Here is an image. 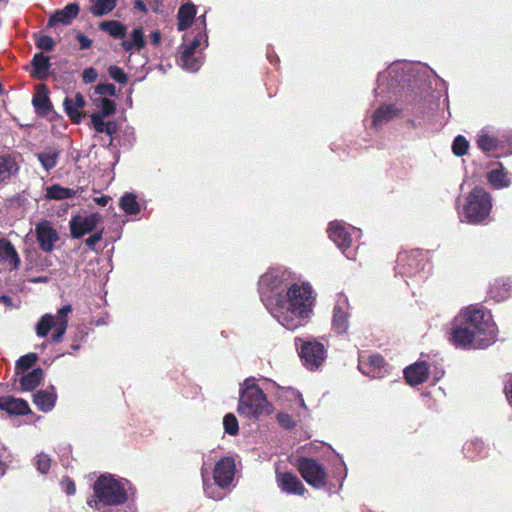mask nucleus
<instances>
[{"instance_id": "obj_1", "label": "nucleus", "mask_w": 512, "mask_h": 512, "mask_svg": "<svg viewBox=\"0 0 512 512\" xmlns=\"http://www.w3.org/2000/svg\"><path fill=\"white\" fill-rule=\"evenodd\" d=\"M260 298L271 316L287 330L305 326L311 318L315 295L308 282L294 283L287 268L275 267L258 281Z\"/></svg>"}, {"instance_id": "obj_2", "label": "nucleus", "mask_w": 512, "mask_h": 512, "mask_svg": "<svg viewBox=\"0 0 512 512\" xmlns=\"http://www.w3.org/2000/svg\"><path fill=\"white\" fill-rule=\"evenodd\" d=\"M440 85L445 86V82L428 65L396 61L378 74L374 93L383 98L414 95L422 99Z\"/></svg>"}, {"instance_id": "obj_3", "label": "nucleus", "mask_w": 512, "mask_h": 512, "mask_svg": "<svg viewBox=\"0 0 512 512\" xmlns=\"http://www.w3.org/2000/svg\"><path fill=\"white\" fill-rule=\"evenodd\" d=\"M496 334L490 312L468 307L454 318L450 340L456 348L483 349L496 341Z\"/></svg>"}, {"instance_id": "obj_4", "label": "nucleus", "mask_w": 512, "mask_h": 512, "mask_svg": "<svg viewBox=\"0 0 512 512\" xmlns=\"http://www.w3.org/2000/svg\"><path fill=\"white\" fill-rule=\"evenodd\" d=\"M131 483L125 478H117L112 474H102L93 484V495L87 505L97 511H105L106 507L120 506L128 501Z\"/></svg>"}, {"instance_id": "obj_5", "label": "nucleus", "mask_w": 512, "mask_h": 512, "mask_svg": "<svg viewBox=\"0 0 512 512\" xmlns=\"http://www.w3.org/2000/svg\"><path fill=\"white\" fill-rule=\"evenodd\" d=\"M235 460L227 456L215 463L212 474L205 467L201 468V477L205 495L213 500L219 501L225 498L235 476Z\"/></svg>"}, {"instance_id": "obj_6", "label": "nucleus", "mask_w": 512, "mask_h": 512, "mask_svg": "<svg viewBox=\"0 0 512 512\" xmlns=\"http://www.w3.org/2000/svg\"><path fill=\"white\" fill-rule=\"evenodd\" d=\"M237 412L250 420H257L272 412V404L255 378H247L241 384Z\"/></svg>"}, {"instance_id": "obj_7", "label": "nucleus", "mask_w": 512, "mask_h": 512, "mask_svg": "<svg viewBox=\"0 0 512 512\" xmlns=\"http://www.w3.org/2000/svg\"><path fill=\"white\" fill-rule=\"evenodd\" d=\"M492 209V197L484 188L476 186L465 197L460 211L462 222L481 224L486 222Z\"/></svg>"}, {"instance_id": "obj_8", "label": "nucleus", "mask_w": 512, "mask_h": 512, "mask_svg": "<svg viewBox=\"0 0 512 512\" xmlns=\"http://www.w3.org/2000/svg\"><path fill=\"white\" fill-rule=\"evenodd\" d=\"M329 238L343 252L347 259L354 260L356 248L353 247L354 239L361 236V231L343 221H332L327 229Z\"/></svg>"}, {"instance_id": "obj_9", "label": "nucleus", "mask_w": 512, "mask_h": 512, "mask_svg": "<svg viewBox=\"0 0 512 512\" xmlns=\"http://www.w3.org/2000/svg\"><path fill=\"white\" fill-rule=\"evenodd\" d=\"M429 266L420 250L403 251L398 254L395 271L397 275L403 278L418 277L423 279L426 274L425 270ZM405 282L408 284L407 279H405Z\"/></svg>"}, {"instance_id": "obj_10", "label": "nucleus", "mask_w": 512, "mask_h": 512, "mask_svg": "<svg viewBox=\"0 0 512 512\" xmlns=\"http://www.w3.org/2000/svg\"><path fill=\"white\" fill-rule=\"evenodd\" d=\"M295 344L299 351L300 359L303 365L313 371L317 370L326 358L324 345L316 340H304L296 338Z\"/></svg>"}, {"instance_id": "obj_11", "label": "nucleus", "mask_w": 512, "mask_h": 512, "mask_svg": "<svg viewBox=\"0 0 512 512\" xmlns=\"http://www.w3.org/2000/svg\"><path fill=\"white\" fill-rule=\"evenodd\" d=\"M504 135L499 136L490 126L483 127L478 131L475 137V143L484 154L493 155L496 158L506 157L512 155V149L506 152L493 154L498 151L500 148H503L504 143Z\"/></svg>"}, {"instance_id": "obj_12", "label": "nucleus", "mask_w": 512, "mask_h": 512, "mask_svg": "<svg viewBox=\"0 0 512 512\" xmlns=\"http://www.w3.org/2000/svg\"><path fill=\"white\" fill-rule=\"evenodd\" d=\"M298 470L304 480L314 488H323L326 484V471L324 467L312 458L298 459Z\"/></svg>"}, {"instance_id": "obj_13", "label": "nucleus", "mask_w": 512, "mask_h": 512, "mask_svg": "<svg viewBox=\"0 0 512 512\" xmlns=\"http://www.w3.org/2000/svg\"><path fill=\"white\" fill-rule=\"evenodd\" d=\"M350 316V304L347 296L338 295L333 308L332 330L338 335L346 334L349 329Z\"/></svg>"}, {"instance_id": "obj_14", "label": "nucleus", "mask_w": 512, "mask_h": 512, "mask_svg": "<svg viewBox=\"0 0 512 512\" xmlns=\"http://www.w3.org/2000/svg\"><path fill=\"white\" fill-rule=\"evenodd\" d=\"M101 220L102 216L99 213L73 216L69 222L71 236L74 239L82 238L84 235L92 232Z\"/></svg>"}, {"instance_id": "obj_15", "label": "nucleus", "mask_w": 512, "mask_h": 512, "mask_svg": "<svg viewBox=\"0 0 512 512\" xmlns=\"http://www.w3.org/2000/svg\"><path fill=\"white\" fill-rule=\"evenodd\" d=\"M35 234L40 249L45 253L54 250L55 244L59 241V234L54 228L52 222L42 220L35 226Z\"/></svg>"}, {"instance_id": "obj_16", "label": "nucleus", "mask_w": 512, "mask_h": 512, "mask_svg": "<svg viewBox=\"0 0 512 512\" xmlns=\"http://www.w3.org/2000/svg\"><path fill=\"white\" fill-rule=\"evenodd\" d=\"M359 371L371 378H382L385 374V361L379 354H371L367 357L360 356L358 362Z\"/></svg>"}, {"instance_id": "obj_17", "label": "nucleus", "mask_w": 512, "mask_h": 512, "mask_svg": "<svg viewBox=\"0 0 512 512\" xmlns=\"http://www.w3.org/2000/svg\"><path fill=\"white\" fill-rule=\"evenodd\" d=\"M277 484L287 494L303 495L306 491L303 483L291 472L277 474Z\"/></svg>"}, {"instance_id": "obj_18", "label": "nucleus", "mask_w": 512, "mask_h": 512, "mask_svg": "<svg viewBox=\"0 0 512 512\" xmlns=\"http://www.w3.org/2000/svg\"><path fill=\"white\" fill-rule=\"evenodd\" d=\"M401 109L394 104L382 103L372 115V127L374 129L381 128L384 124L397 118Z\"/></svg>"}, {"instance_id": "obj_19", "label": "nucleus", "mask_w": 512, "mask_h": 512, "mask_svg": "<svg viewBox=\"0 0 512 512\" xmlns=\"http://www.w3.org/2000/svg\"><path fill=\"white\" fill-rule=\"evenodd\" d=\"M496 166L487 173L488 183L496 190L508 188L512 184L510 174L501 162H496Z\"/></svg>"}, {"instance_id": "obj_20", "label": "nucleus", "mask_w": 512, "mask_h": 512, "mask_svg": "<svg viewBox=\"0 0 512 512\" xmlns=\"http://www.w3.org/2000/svg\"><path fill=\"white\" fill-rule=\"evenodd\" d=\"M80 8L77 3H69L63 9L57 10L49 19L48 25L54 27L58 24L68 25L79 14Z\"/></svg>"}, {"instance_id": "obj_21", "label": "nucleus", "mask_w": 512, "mask_h": 512, "mask_svg": "<svg viewBox=\"0 0 512 512\" xmlns=\"http://www.w3.org/2000/svg\"><path fill=\"white\" fill-rule=\"evenodd\" d=\"M18 172L19 164L13 155H0V183H9Z\"/></svg>"}, {"instance_id": "obj_22", "label": "nucleus", "mask_w": 512, "mask_h": 512, "mask_svg": "<svg viewBox=\"0 0 512 512\" xmlns=\"http://www.w3.org/2000/svg\"><path fill=\"white\" fill-rule=\"evenodd\" d=\"M0 409L11 415H25L30 412L28 403L12 396L0 397Z\"/></svg>"}, {"instance_id": "obj_23", "label": "nucleus", "mask_w": 512, "mask_h": 512, "mask_svg": "<svg viewBox=\"0 0 512 512\" xmlns=\"http://www.w3.org/2000/svg\"><path fill=\"white\" fill-rule=\"evenodd\" d=\"M404 377L408 384L414 386L426 381L428 367L425 362H416L404 369Z\"/></svg>"}, {"instance_id": "obj_24", "label": "nucleus", "mask_w": 512, "mask_h": 512, "mask_svg": "<svg viewBox=\"0 0 512 512\" xmlns=\"http://www.w3.org/2000/svg\"><path fill=\"white\" fill-rule=\"evenodd\" d=\"M57 395L55 387L51 386L50 391L39 390L33 395V403L42 412H50L56 403Z\"/></svg>"}, {"instance_id": "obj_25", "label": "nucleus", "mask_w": 512, "mask_h": 512, "mask_svg": "<svg viewBox=\"0 0 512 512\" xmlns=\"http://www.w3.org/2000/svg\"><path fill=\"white\" fill-rule=\"evenodd\" d=\"M64 109L69 118L76 124H79L82 119L80 109L85 106V99L82 94L77 93L74 99L66 97L63 102Z\"/></svg>"}, {"instance_id": "obj_26", "label": "nucleus", "mask_w": 512, "mask_h": 512, "mask_svg": "<svg viewBox=\"0 0 512 512\" xmlns=\"http://www.w3.org/2000/svg\"><path fill=\"white\" fill-rule=\"evenodd\" d=\"M2 263H8L14 269H18L21 263L14 246L10 241L4 238L0 239V264Z\"/></svg>"}, {"instance_id": "obj_27", "label": "nucleus", "mask_w": 512, "mask_h": 512, "mask_svg": "<svg viewBox=\"0 0 512 512\" xmlns=\"http://www.w3.org/2000/svg\"><path fill=\"white\" fill-rule=\"evenodd\" d=\"M197 13L196 6L191 3H184L179 7L177 13V29L179 31H185L193 22Z\"/></svg>"}, {"instance_id": "obj_28", "label": "nucleus", "mask_w": 512, "mask_h": 512, "mask_svg": "<svg viewBox=\"0 0 512 512\" xmlns=\"http://www.w3.org/2000/svg\"><path fill=\"white\" fill-rule=\"evenodd\" d=\"M31 65L33 67L32 76L37 79L43 80L48 76V71L51 67L50 59L42 52L34 54Z\"/></svg>"}, {"instance_id": "obj_29", "label": "nucleus", "mask_w": 512, "mask_h": 512, "mask_svg": "<svg viewBox=\"0 0 512 512\" xmlns=\"http://www.w3.org/2000/svg\"><path fill=\"white\" fill-rule=\"evenodd\" d=\"M463 454L466 458L474 460L486 455V446L482 439L473 437L463 446Z\"/></svg>"}, {"instance_id": "obj_30", "label": "nucleus", "mask_w": 512, "mask_h": 512, "mask_svg": "<svg viewBox=\"0 0 512 512\" xmlns=\"http://www.w3.org/2000/svg\"><path fill=\"white\" fill-rule=\"evenodd\" d=\"M178 64L188 72H197L203 64L201 53L196 56L193 52L182 50Z\"/></svg>"}, {"instance_id": "obj_31", "label": "nucleus", "mask_w": 512, "mask_h": 512, "mask_svg": "<svg viewBox=\"0 0 512 512\" xmlns=\"http://www.w3.org/2000/svg\"><path fill=\"white\" fill-rule=\"evenodd\" d=\"M82 188L77 190L65 188L59 184H53L46 189V198L49 200H65L75 197L79 192H82Z\"/></svg>"}, {"instance_id": "obj_32", "label": "nucleus", "mask_w": 512, "mask_h": 512, "mask_svg": "<svg viewBox=\"0 0 512 512\" xmlns=\"http://www.w3.org/2000/svg\"><path fill=\"white\" fill-rule=\"evenodd\" d=\"M60 156V150L55 147H47L44 151L37 154V159L43 169L47 172L56 167Z\"/></svg>"}, {"instance_id": "obj_33", "label": "nucleus", "mask_w": 512, "mask_h": 512, "mask_svg": "<svg viewBox=\"0 0 512 512\" xmlns=\"http://www.w3.org/2000/svg\"><path fill=\"white\" fill-rule=\"evenodd\" d=\"M44 372L42 368H34L31 372L24 374L20 378V387L23 391L34 390L42 381Z\"/></svg>"}, {"instance_id": "obj_34", "label": "nucleus", "mask_w": 512, "mask_h": 512, "mask_svg": "<svg viewBox=\"0 0 512 512\" xmlns=\"http://www.w3.org/2000/svg\"><path fill=\"white\" fill-rule=\"evenodd\" d=\"M145 44L144 32L141 27L134 28L131 32L130 39H124L121 43L126 52L133 49L140 51L145 47Z\"/></svg>"}, {"instance_id": "obj_35", "label": "nucleus", "mask_w": 512, "mask_h": 512, "mask_svg": "<svg viewBox=\"0 0 512 512\" xmlns=\"http://www.w3.org/2000/svg\"><path fill=\"white\" fill-rule=\"evenodd\" d=\"M100 29L108 33L115 39H124L126 36V26L116 20L104 21L100 24Z\"/></svg>"}, {"instance_id": "obj_36", "label": "nucleus", "mask_w": 512, "mask_h": 512, "mask_svg": "<svg viewBox=\"0 0 512 512\" xmlns=\"http://www.w3.org/2000/svg\"><path fill=\"white\" fill-rule=\"evenodd\" d=\"M119 206L128 215H136L141 211L137 196L134 193H125L121 196Z\"/></svg>"}, {"instance_id": "obj_37", "label": "nucleus", "mask_w": 512, "mask_h": 512, "mask_svg": "<svg viewBox=\"0 0 512 512\" xmlns=\"http://www.w3.org/2000/svg\"><path fill=\"white\" fill-rule=\"evenodd\" d=\"M118 0H95L90 11L95 17H102L112 12Z\"/></svg>"}, {"instance_id": "obj_38", "label": "nucleus", "mask_w": 512, "mask_h": 512, "mask_svg": "<svg viewBox=\"0 0 512 512\" xmlns=\"http://www.w3.org/2000/svg\"><path fill=\"white\" fill-rule=\"evenodd\" d=\"M94 103L99 108V111L95 112L94 114H98L101 117L107 118L116 112L115 102L107 97L94 99Z\"/></svg>"}, {"instance_id": "obj_39", "label": "nucleus", "mask_w": 512, "mask_h": 512, "mask_svg": "<svg viewBox=\"0 0 512 512\" xmlns=\"http://www.w3.org/2000/svg\"><path fill=\"white\" fill-rule=\"evenodd\" d=\"M36 112L40 115H47L52 110V104L46 93H37L32 100Z\"/></svg>"}, {"instance_id": "obj_40", "label": "nucleus", "mask_w": 512, "mask_h": 512, "mask_svg": "<svg viewBox=\"0 0 512 512\" xmlns=\"http://www.w3.org/2000/svg\"><path fill=\"white\" fill-rule=\"evenodd\" d=\"M55 325V317L52 314H44L36 325V334L38 337H46L49 331Z\"/></svg>"}, {"instance_id": "obj_41", "label": "nucleus", "mask_w": 512, "mask_h": 512, "mask_svg": "<svg viewBox=\"0 0 512 512\" xmlns=\"http://www.w3.org/2000/svg\"><path fill=\"white\" fill-rule=\"evenodd\" d=\"M37 360H38V355L33 352H30V353H27V354L21 356L16 361V367H15L16 374H18V375L23 374L25 371L30 369L36 363Z\"/></svg>"}, {"instance_id": "obj_42", "label": "nucleus", "mask_w": 512, "mask_h": 512, "mask_svg": "<svg viewBox=\"0 0 512 512\" xmlns=\"http://www.w3.org/2000/svg\"><path fill=\"white\" fill-rule=\"evenodd\" d=\"M208 46V35L204 31H198L194 38L184 46L183 50H187L196 54L197 48L204 49Z\"/></svg>"}, {"instance_id": "obj_43", "label": "nucleus", "mask_w": 512, "mask_h": 512, "mask_svg": "<svg viewBox=\"0 0 512 512\" xmlns=\"http://www.w3.org/2000/svg\"><path fill=\"white\" fill-rule=\"evenodd\" d=\"M224 432L230 436H236L239 432V423L233 413H227L223 417Z\"/></svg>"}, {"instance_id": "obj_44", "label": "nucleus", "mask_w": 512, "mask_h": 512, "mask_svg": "<svg viewBox=\"0 0 512 512\" xmlns=\"http://www.w3.org/2000/svg\"><path fill=\"white\" fill-rule=\"evenodd\" d=\"M469 149V142L468 140L462 136L458 135L454 138L452 142V152L454 155L460 157L464 156Z\"/></svg>"}, {"instance_id": "obj_45", "label": "nucleus", "mask_w": 512, "mask_h": 512, "mask_svg": "<svg viewBox=\"0 0 512 512\" xmlns=\"http://www.w3.org/2000/svg\"><path fill=\"white\" fill-rule=\"evenodd\" d=\"M109 76L116 82L120 84H126L128 82V76L124 72V70L117 66V65H111L108 68Z\"/></svg>"}, {"instance_id": "obj_46", "label": "nucleus", "mask_w": 512, "mask_h": 512, "mask_svg": "<svg viewBox=\"0 0 512 512\" xmlns=\"http://www.w3.org/2000/svg\"><path fill=\"white\" fill-rule=\"evenodd\" d=\"M94 93L99 95V98L106 96H115L116 87L111 83H99L94 90Z\"/></svg>"}, {"instance_id": "obj_47", "label": "nucleus", "mask_w": 512, "mask_h": 512, "mask_svg": "<svg viewBox=\"0 0 512 512\" xmlns=\"http://www.w3.org/2000/svg\"><path fill=\"white\" fill-rule=\"evenodd\" d=\"M51 459L47 454L40 453L36 457V466L37 470L42 473L46 474L50 469Z\"/></svg>"}, {"instance_id": "obj_48", "label": "nucleus", "mask_w": 512, "mask_h": 512, "mask_svg": "<svg viewBox=\"0 0 512 512\" xmlns=\"http://www.w3.org/2000/svg\"><path fill=\"white\" fill-rule=\"evenodd\" d=\"M278 423L284 429L290 430L296 426V421L288 413L280 412L276 416Z\"/></svg>"}, {"instance_id": "obj_49", "label": "nucleus", "mask_w": 512, "mask_h": 512, "mask_svg": "<svg viewBox=\"0 0 512 512\" xmlns=\"http://www.w3.org/2000/svg\"><path fill=\"white\" fill-rule=\"evenodd\" d=\"M36 46L41 50L51 51L55 46V42L52 37L42 35L36 40Z\"/></svg>"}, {"instance_id": "obj_50", "label": "nucleus", "mask_w": 512, "mask_h": 512, "mask_svg": "<svg viewBox=\"0 0 512 512\" xmlns=\"http://www.w3.org/2000/svg\"><path fill=\"white\" fill-rule=\"evenodd\" d=\"M54 326L56 327V329L55 332L52 334V342L59 343L62 341L68 325H66V323L62 321L61 323L55 322Z\"/></svg>"}, {"instance_id": "obj_51", "label": "nucleus", "mask_w": 512, "mask_h": 512, "mask_svg": "<svg viewBox=\"0 0 512 512\" xmlns=\"http://www.w3.org/2000/svg\"><path fill=\"white\" fill-rule=\"evenodd\" d=\"M105 117H101L98 114L91 115V126L97 133H104L106 122Z\"/></svg>"}, {"instance_id": "obj_52", "label": "nucleus", "mask_w": 512, "mask_h": 512, "mask_svg": "<svg viewBox=\"0 0 512 512\" xmlns=\"http://www.w3.org/2000/svg\"><path fill=\"white\" fill-rule=\"evenodd\" d=\"M98 72L93 67L85 68L82 72V80L85 84H90L96 81Z\"/></svg>"}, {"instance_id": "obj_53", "label": "nucleus", "mask_w": 512, "mask_h": 512, "mask_svg": "<svg viewBox=\"0 0 512 512\" xmlns=\"http://www.w3.org/2000/svg\"><path fill=\"white\" fill-rule=\"evenodd\" d=\"M8 451L5 445L0 441V477H2L7 469L6 461L8 459Z\"/></svg>"}, {"instance_id": "obj_54", "label": "nucleus", "mask_w": 512, "mask_h": 512, "mask_svg": "<svg viewBox=\"0 0 512 512\" xmlns=\"http://www.w3.org/2000/svg\"><path fill=\"white\" fill-rule=\"evenodd\" d=\"M72 311V307L70 304H67V305H64L62 306L58 312H57V316L55 318V322H58V323H61L62 321H64L66 323V325H68V319H67V316L68 314Z\"/></svg>"}, {"instance_id": "obj_55", "label": "nucleus", "mask_w": 512, "mask_h": 512, "mask_svg": "<svg viewBox=\"0 0 512 512\" xmlns=\"http://www.w3.org/2000/svg\"><path fill=\"white\" fill-rule=\"evenodd\" d=\"M61 487L67 495H74L76 492L74 481L68 477L61 480Z\"/></svg>"}, {"instance_id": "obj_56", "label": "nucleus", "mask_w": 512, "mask_h": 512, "mask_svg": "<svg viewBox=\"0 0 512 512\" xmlns=\"http://www.w3.org/2000/svg\"><path fill=\"white\" fill-rule=\"evenodd\" d=\"M118 125L115 121H107L104 129V133L110 137L109 145L113 144V135L116 133Z\"/></svg>"}, {"instance_id": "obj_57", "label": "nucleus", "mask_w": 512, "mask_h": 512, "mask_svg": "<svg viewBox=\"0 0 512 512\" xmlns=\"http://www.w3.org/2000/svg\"><path fill=\"white\" fill-rule=\"evenodd\" d=\"M103 237V229L92 234L85 240L86 245L91 249L95 250V245L102 239Z\"/></svg>"}, {"instance_id": "obj_58", "label": "nucleus", "mask_w": 512, "mask_h": 512, "mask_svg": "<svg viewBox=\"0 0 512 512\" xmlns=\"http://www.w3.org/2000/svg\"><path fill=\"white\" fill-rule=\"evenodd\" d=\"M77 40L79 41L80 43V49L81 50H86V49H89L92 45V40L89 39L87 36H85L84 34L82 33H78L77 36H76Z\"/></svg>"}, {"instance_id": "obj_59", "label": "nucleus", "mask_w": 512, "mask_h": 512, "mask_svg": "<svg viewBox=\"0 0 512 512\" xmlns=\"http://www.w3.org/2000/svg\"><path fill=\"white\" fill-rule=\"evenodd\" d=\"M196 29L198 31H204V33H207L206 14H203L198 17Z\"/></svg>"}, {"instance_id": "obj_60", "label": "nucleus", "mask_w": 512, "mask_h": 512, "mask_svg": "<svg viewBox=\"0 0 512 512\" xmlns=\"http://www.w3.org/2000/svg\"><path fill=\"white\" fill-rule=\"evenodd\" d=\"M124 133L128 137V146H132L133 140H134V130L133 128L127 127L124 131Z\"/></svg>"}, {"instance_id": "obj_61", "label": "nucleus", "mask_w": 512, "mask_h": 512, "mask_svg": "<svg viewBox=\"0 0 512 512\" xmlns=\"http://www.w3.org/2000/svg\"><path fill=\"white\" fill-rule=\"evenodd\" d=\"M150 37L153 45H158L161 41V34L159 31L152 32Z\"/></svg>"}, {"instance_id": "obj_62", "label": "nucleus", "mask_w": 512, "mask_h": 512, "mask_svg": "<svg viewBox=\"0 0 512 512\" xmlns=\"http://www.w3.org/2000/svg\"><path fill=\"white\" fill-rule=\"evenodd\" d=\"M134 8L144 13L147 12L146 4L142 0H136L134 2Z\"/></svg>"}, {"instance_id": "obj_63", "label": "nucleus", "mask_w": 512, "mask_h": 512, "mask_svg": "<svg viewBox=\"0 0 512 512\" xmlns=\"http://www.w3.org/2000/svg\"><path fill=\"white\" fill-rule=\"evenodd\" d=\"M110 200V197L108 196H101V197H96L94 199V201L99 204L100 206H106L107 203L109 202Z\"/></svg>"}, {"instance_id": "obj_64", "label": "nucleus", "mask_w": 512, "mask_h": 512, "mask_svg": "<svg viewBox=\"0 0 512 512\" xmlns=\"http://www.w3.org/2000/svg\"><path fill=\"white\" fill-rule=\"evenodd\" d=\"M506 396L510 404H512V382L505 388Z\"/></svg>"}]
</instances>
